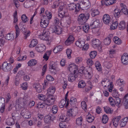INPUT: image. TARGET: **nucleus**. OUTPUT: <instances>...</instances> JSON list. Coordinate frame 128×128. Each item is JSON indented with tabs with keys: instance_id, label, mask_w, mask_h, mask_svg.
Listing matches in <instances>:
<instances>
[{
	"instance_id": "18",
	"label": "nucleus",
	"mask_w": 128,
	"mask_h": 128,
	"mask_svg": "<svg viewBox=\"0 0 128 128\" xmlns=\"http://www.w3.org/2000/svg\"><path fill=\"white\" fill-rule=\"evenodd\" d=\"M80 3L84 6V8H86L87 9L89 8L90 6V3L89 0H82Z\"/></svg>"
},
{
	"instance_id": "46",
	"label": "nucleus",
	"mask_w": 128,
	"mask_h": 128,
	"mask_svg": "<svg viewBox=\"0 0 128 128\" xmlns=\"http://www.w3.org/2000/svg\"><path fill=\"white\" fill-rule=\"evenodd\" d=\"M120 10L118 8L114 10V14L116 18H118L120 16Z\"/></svg>"
},
{
	"instance_id": "3",
	"label": "nucleus",
	"mask_w": 128,
	"mask_h": 128,
	"mask_svg": "<svg viewBox=\"0 0 128 128\" xmlns=\"http://www.w3.org/2000/svg\"><path fill=\"white\" fill-rule=\"evenodd\" d=\"M50 35V32L49 31L44 30L42 34L38 36V38L43 40L49 41L51 39Z\"/></svg>"
},
{
	"instance_id": "43",
	"label": "nucleus",
	"mask_w": 128,
	"mask_h": 128,
	"mask_svg": "<svg viewBox=\"0 0 128 128\" xmlns=\"http://www.w3.org/2000/svg\"><path fill=\"white\" fill-rule=\"evenodd\" d=\"M116 83L120 86H123L125 84V82L124 80L122 79H118L116 81Z\"/></svg>"
},
{
	"instance_id": "36",
	"label": "nucleus",
	"mask_w": 128,
	"mask_h": 128,
	"mask_svg": "<svg viewBox=\"0 0 128 128\" xmlns=\"http://www.w3.org/2000/svg\"><path fill=\"white\" fill-rule=\"evenodd\" d=\"M124 104L125 108H128V94L124 96Z\"/></svg>"
},
{
	"instance_id": "29",
	"label": "nucleus",
	"mask_w": 128,
	"mask_h": 128,
	"mask_svg": "<svg viewBox=\"0 0 128 128\" xmlns=\"http://www.w3.org/2000/svg\"><path fill=\"white\" fill-rule=\"evenodd\" d=\"M9 80V77L6 79L4 82H2L1 83V81L0 80V87L1 86L2 88H4L7 86L8 84V81Z\"/></svg>"
},
{
	"instance_id": "10",
	"label": "nucleus",
	"mask_w": 128,
	"mask_h": 128,
	"mask_svg": "<svg viewBox=\"0 0 128 128\" xmlns=\"http://www.w3.org/2000/svg\"><path fill=\"white\" fill-rule=\"evenodd\" d=\"M12 68V67L10 63H8L7 62H5L2 64V69L4 71H10Z\"/></svg>"
},
{
	"instance_id": "31",
	"label": "nucleus",
	"mask_w": 128,
	"mask_h": 128,
	"mask_svg": "<svg viewBox=\"0 0 128 128\" xmlns=\"http://www.w3.org/2000/svg\"><path fill=\"white\" fill-rule=\"evenodd\" d=\"M37 61L35 59H32L30 60L28 62V65L30 66L36 65L37 63Z\"/></svg>"
},
{
	"instance_id": "17",
	"label": "nucleus",
	"mask_w": 128,
	"mask_h": 128,
	"mask_svg": "<svg viewBox=\"0 0 128 128\" xmlns=\"http://www.w3.org/2000/svg\"><path fill=\"white\" fill-rule=\"evenodd\" d=\"M85 44V40L83 38H80L75 43L76 45L78 47L82 48Z\"/></svg>"
},
{
	"instance_id": "1",
	"label": "nucleus",
	"mask_w": 128,
	"mask_h": 128,
	"mask_svg": "<svg viewBox=\"0 0 128 128\" xmlns=\"http://www.w3.org/2000/svg\"><path fill=\"white\" fill-rule=\"evenodd\" d=\"M28 96H24L23 98H19L16 100V104L15 106L17 110H20L22 107V106L25 105L27 103L28 100Z\"/></svg>"
},
{
	"instance_id": "14",
	"label": "nucleus",
	"mask_w": 128,
	"mask_h": 128,
	"mask_svg": "<svg viewBox=\"0 0 128 128\" xmlns=\"http://www.w3.org/2000/svg\"><path fill=\"white\" fill-rule=\"evenodd\" d=\"M121 118L120 116L114 118L112 120L111 124H112L115 127H116L118 124L119 121Z\"/></svg>"
},
{
	"instance_id": "63",
	"label": "nucleus",
	"mask_w": 128,
	"mask_h": 128,
	"mask_svg": "<svg viewBox=\"0 0 128 128\" xmlns=\"http://www.w3.org/2000/svg\"><path fill=\"white\" fill-rule=\"evenodd\" d=\"M38 98L40 100H43V102L46 100V96L42 94H39L38 96Z\"/></svg>"
},
{
	"instance_id": "35",
	"label": "nucleus",
	"mask_w": 128,
	"mask_h": 128,
	"mask_svg": "<svg viewBox=\"0 0 128 128\" xmlns=\"http://www.w3.org/2000/svg\"><path fill=\"white\" fill-rule=\"evenodd\" d=\"M120 6L122 7L121 11L125 14H128V10L126 8V6L123 4H121Z\"/></svg>"
},
{
	"instance_id": "2",
	"label": "nucleus",
	"mask_w": 128,
	"mask_h": 128,
	"mask_svg": "<svg viewBox=\"0 0 128 128\" xmlns=\"http://www.w3.org/2000/svg\"><path fill=\"white\" fill-rule=\"evenodd\" d=\"M89 17L90 14L88 13L86 14L83 13L80 14L78 19L79 23L82 25L84 24L89 18Z\"/></svg>"
},
{
	"instance_id": "27",
	"label": "nucleus",
	"mask_w": 128,
	"mask_h": 128,
	"mask_svg": "<svg viewBox=\"0 0 128 128\" xmlns=\"http://www.w3.org/2000/svg\"><path fill=\"white\" fill-rule=\"evenodd\" d=\"M33 86L38 92H42V86L39 84H34Z\"/></svg>"
},
{
	"instance_id": "34",
	"label": "nucleus",
	"mask_w": 128,
	"mask_h": 128,
	"mask_svg": "<svg viewBox=\"0 0 128 128\" xmlns=\"http://www.w3.org/2000/svg\"><path fill=\"white\" fill-rule=\"evenodd\" d=\"M128 121V117H126L120 120V125L121 127L125 126Z\"/></svg>"
},
{
	"instance_id": "64",
	"label": "nucleus",
	"mask_w": 128,
	"mask_h": 128,
	"mask_svg": "<svg viewBox=\"0 0 128 128\" xmlns=\"http://www.w3.org/2000/svg\"><path fill=\"white\" fill-rule=\"evenodd\" d=\"M58 111V106L56 105L54 106L52 109V113L54 114H55Z\"/></svg>"
},
{
	"instance_id": "28",
	"label": "nucleus",
	"mask_w": 128,
	"mask_h": 128,
	"mask_svg": "<svg viewBox=\"0 0 128 128\" xmlns=\"http://www.w3.org/2000/svg\"><path fill=\"white\" fill-rule=\"evenodd\" d=\"M23 111H22L21 114L24 118L28 119L31 117V113L29 112L28 111H26L25 114H24L23 113Z\"/></svg>"
},
{
	"instance_id": "8",
	"label": "nucleus",
	"mask_w": 128,
	"mask_h": 128,
	"mask_svg": "<svg viewBox=\"0 0 128 128\" xmlns=\"http://www.w3.org/2000/svg\"><path fill=\"white\" fill-rule=\"evenodd\" d=\"M92 46L94 48H98L100 52L102 51L100 44V42L98 39H93L92 42Z\"/></svg>"
},
{
	"instance_id": "40",
	"label": "nucleus",
	"mask_w": 128,
	"mask_h": 128,
	"mask_svg": "<svg viewBox=\"0 0 128 128\" xmlns=\"http://www.w3.org/2000/svg\"><path fill=\"white\" fill-rule=\"evenodd\" d=\"M5 38L8 40H12L14 38V36L12 34L8 33L6 36Z\"/></svg>"
},
{
	"instance_id": "56",
	"label": "nucleus",
	"mask_w": 128,
	"mask_h": 128,
	"mask_svg": "<svg viewBox=\"0 0 128 128\" xmlns=\"http://www.w3.org/2000/svg\"><path fill=\"white\" fill-rule=\"evenodd\" d=\"M67 117L64 115H62L60 117L59 120L61 122H66L69 121L67 119Z\"/></svg>"
},
{
	"instance_id": "22",
	"label": "nucleus",
	"mask_w": 128,
	"mask_h": 128,
	"mask_svg": "<svg viewBox=\"0 0 128 128\" xmlns=\"http://www.w3.org/2000/svg\"><path fill=\"white\" fill-rule=\"evenodd\" d=\"M74 38L72 35L70 36L67 39L65 42V44L66 45H69L72 43L74 41Z\"/></svg>"
},
{
	"instance_id": "11",
	"label": "nucleus",
	"mask_w": 128,
	"mask_h": 128,
	"mask_svg": "<svg viewBox=\"0 0 128 128\" xmlns=\"http://www.w3.org/2000/svg\"><path fill=\"white\" fill-rule=\"evenodd\" d=\"M69 70L70 72L73 73H76L78 72V68L74 64H70L68 67Z\"/></svg>"
},
{
	"instance_id": "19",
	"label": "nucleus",
	"mask_w": 128,
	"mask_h": 128,
	"mask_svg": "<svg viewBox=\"0 0 128 128\" xmlns=\"http://www.w3.org/2000/svg\"><path fill=\"white\" fill-rule=\"evenodd\" d=\"M45 46L43 44H40L38 45L36 48V50L38 52H42L44 50Z\"/></svg>"
},
{
	"instance_id": "38",
	"label": "nucleus",
	"mask_w": 128,
	"mask_h": 128,
	"mask_svg": "<svg viewBox=\"0 0 128 128\" xmlns=\"http://www.w3.org/2000/svg\"><path fill=\"white\" fill-rule=\"evenodd\" d=\"M104 1V4L106 6L111 5L116 2V0H103Z\"/></svg>"
},
{
	"instance_id": "51",
	"label": "nucleus",
	"mask_w": 128,
	"mask_h": 128,
	"mask_svg": "<svg viewBox=\"0 0 128 128\" xmlns=\"http://www.w3.org/2000/svg\"><path fill=\"white\" fill-rule=\"evenodd\" d=\"M20 86L24 90H26L28 87V84L26 82L23 83L22 84L20 85Z\"/></svg>"
},
{
	"instance_id": "57",
	"label": "nucleus",
	"mask_w": 128,
	"mask_h": 128,
	"mask_svg": "<svg viewBox=\"0 0 128 128\" xmlns=\"http://www.w3.org/2000/svg\"><path fill=\"white\" fill-rule=\"evenodd\" d=\"M5 38L3 35H1L0 36V46H3L5 43Z\"/></svg>"
},
{
	"instance_id": "32",
	"label": "nucleus",
	"mask_w": 128,
	"mask_h": 128,
	"mask_svg": "<svg viewBox=\"0 0 128 128\" xmlns=\"http://www.w3.org/2000/svg\"><path fill=\"white\" fill-rule=\"evenodd\" d=\"M63 49V46L62 45H59L56 46L53 49V52L56 53L62 51Z\"/></svg>"
},
{
	"instance_id": "45",
	"label": "nucleus",
	"mask_w": 128,
	"mask_h": 128,
	"mask_svg": "<svg viewBox=\"0 0 128 128\" xmlns=\"http://www.w3.org/2000/svg\"><path fill=\"white\" fill-rule=\"evenodd\" d=\"M114 101L115 103V105L119 107L121 106V104L120 103V99L119 97L115 98Z\"/></svg>"
},
{
	"instance_id": "60",
	"label": "nucleus",
	"mask_w": 128,
	"mask_h": 128,
	"mask_svg": "<svg viewBox=\"0 0 128 128\" xmlns=\"http://www.w3.org/2000/svg\"><path fill=\"white\" fill-rule=\"evenodd\" d=\"M112 95L113 97L115 98H118L119 94L118 93V92L116 90H114L112 92Z\"/></svg>"
},
{
	"instance_id": "42",
	"label": "nucleus",
	"mask_w": 128,
	"mask_h": 128,
	"mask_svg": "<svg viewBox=\"0 0 128 128\" xmlns=\"http://www.w3.org/2000/svg\"><path fill=\"white\" fill-rule=\"evenodd\" d=\"M83 24V25L82 26L83 30L85 33H87L88 32L90 28L89 25L88 24Z\"/></svg>"
},
{
	"instance_id": "12",
	"label": "nucleus",
	"mask_w": 128,
	"mask_h": 128,
	"mask_svg": "<svg viewBox=\"0 0 128 128\" xmlns=\"http://www.w3.org/2000/svg\"><path fill=\"white\" fill-rule=\"evenodd\" d=\"M100 24V22L99 19L94 18L92 20L90 26L92 28H98Z\"/></svg>"
},
{
	"instance_id": "59",
	"label": "nucleus",
	"mask_w": 128,
	"mask_h": 128,
	"mask_svg": "<svg viewBox=\"0 0 128 128\" xmlns=\"http://www.w3.org/2000/svg\"><path fill=\"white\" fill-rule=\"evenodd\" d=\"M21 19L23 22L25 23L28 22V19L25 14H23L21 17Z\"/></svg>"
},
{
	"instance_id": "47",
	"label": "nucleus",
	"mask_w": 128,
	"mask_h": 128,
	"mask_svg": "<svg viewBox=\"0 0 128 128\" xmlns=\"http://www.w3.org/2000/svg\"><path fill=\"white\" fill-rule=\"evenodd\" d=\"M109 103L112 106H114L115 105L114 100L112 97H110L108 99Z\"/></svg>"
},
{
	"instance_id": "25",
	"label": "nucleus",
	"mask_w": 128,
	"mask_h": 128,
	"mask_svg": "<svg viewBox=\"0 0 128 128\" xmlns=\"http://www.w3.org/2000/svg\"><path fill=\"white\" fill-rule=\"evenodd\" d=\"M12 118H10L7 119L6 122V124L8 126H11L14 125L15 123L14 121V116L12 114Z\"/></svg>"
},
{
	"instance_id": "7",
	"label": "nucleus",
	"mask_w": 128,
	"mask_h": 128,
	"mask_svg": "<svg viewBox=\"0 0 128 128\" xmlns=\"http://www.w3.org/2000/svg\"><path fill=\"white\" fill-rule=\"evenodd\" d=\"M68 8L70 10L75 9V12H78L81 8L80 4L78 3L76 4L74 3H72L68 5Z\"/></svg>"
},
{
	"instance_id": "44",
	"label": "nucleus",
	"mask_w": 128,
	"mask_h": 128,
	"mask_svg": "<svg viewBox=\"0 0 128 128\" xmlns=\"http://www.w3.org/2000/svg\"><path fill=\"white\" fill-rule=\"evenodd\" d=\"M82 117H80L77 118L76 120V124L78 126H80L82 123Z\"/></svg>"
},
{
	"instance_id": "33",
	"label": "nucleus",
	"mask_w": 128,
	"mask_h": 128,
	"mask_svg": "<svg viewBox=\"0 0 128 128\" xmlns=\"http://www.w3.org/2000/svg\"><path fill=\"white\" fill-rule=\"evenodd\" d=\"M72 73L70 74L68 76V80L70 82L74 81L76 79V77L75 75V73Z\"/></svg>"
},
{
	"instance_id": "48",
	"label": "nucleus",
	"mask_w": 128,
	"mask_h": 128,
	"mask_svg": "<svg viewBox=\"0 0 128 128\" xmlns=\"http://www.w3.org/2000/svg\"><path fill=\"white\" fill-rule=\"evenodd\" d=\"M118 27L120 30H122L124 29L125 28L124 22V21H122L120 22L119 25Z\"/></svg>"
},
{
	"instance_id": "5",
	"label": "nucleus",
	"mask_w": 128,
	"mask_h": 128,
	"mask_svg": "<svg viewBox=\"0 0 128 128\" xmlns=\"http://www.w3.org/2000/svg\"><path fill=\"white\" fill-rule=\"evenodd\" d=\"M74 109L76 110L78 109L77 108H70L66 114V116L69 120L76 116V112L74 111Z\"/></svg>"
},
{
	"instance_id": "62",
	"label": "nucleus",
	"mask_w": 128,
	"mask_h": 128,
	"mask_svg": "<svg viewBox=\"0 0 128 128\" xmlns=\"http://www.w3.org/2000/svg\"><path fill=\"white\" fill-rule=\"evenodd\" d=\"M111 40L110 38L109 37H107L104 40V43L106 45H108L110 43Z\"/></svg>"
},
{
	"instance_id": "58",
	"label": "nucleus",
	"mask_w": 128,
	"mask_h": 128,
	"mask_svg": "<svg viewBox=\"0 0 128 128\" xmlns=\"http://www.w3.org/2000/svg\"><path fill=\"white\" fill-rule=\"evenodd\" d=\"M45 13L47 17L48 20L52 18V15L51 12L47 10L45 11Z\"/></svg>"
},
{
	"instance_id": "16",
	"label": "nucleus",
	"mask_w": 128,
	"mask_h": 128,
	"mask_svg": "<svg viewBox=\"0 0 128 128\" xmlns=\"http://www.w3.org/2000/svg\"><path fill=\"white\" fill-rule=\"evenodd\" d=\"M121 61L122 63L124 65L128 64V54H124L122 56Z\"/></svg>"
},
{
	"instance_id": "23",
	"label": "nucleus",
	"mask_w": 128,
	"mask_h": 128,
	"mask_svg": "<svg viewBox=\"0 0 128 128\" xmlns=\"http://www.w3.org/2000/svg\"><path fill=\"white\" fill-rule=\"evenodd\" d=\"M84 74L86 78L88 79H90L93 75L92 71L89 72L88 70H84Z\"/></svg>"
},
{
	"instance_id": "41",
	"label": "nucleus",
	"mask_w": 128,
	"mask_h": 128,
	"mask_svg": "<svg viewBox=\"0 0 128 128\" xmlns=\"http://www.w3.org/2000/svg\"><path fill=\"white\" fill-rule=\"evenodd\" d=\"M38 43V41L36 39L32 40L30 44L29 45V47L31 48L35 46Z\"/></svg>"
},
{
	"instance_id": "13",
	"label": "nucleus",
	"mask_w": 128,
	"mask_h": 128,
	"mask_svg": "<svg viewBox=\"0 0 128 128\" xmlns=\"http://www.w3.org/2000/svg\"><path fill=\"white\" fill-rule=\"evenodd\" d=\"M67 10L66 8H63L62 6L60 7L58 9V16L60 18H63L67 12Z\"/></svg>"
},
{
	"instance_id": "20",
	"label": "nucleus",
	"mask_w": 128,
	"mask_h": 128,
	"mask_svg": "<svg viewBox=\"0 0 128 128\" xmlns=\"http://www.w3.org/2000/svg\"><path fill=\"white\" fill-rule=\"evenodd\" d=\"M52 32L57 34H59L62 32V28L58 26H55L53 29Z\"/></svg>"
},
{
	"instance_id": "37",
	"label": "nucleus",
	"mask_w": 128,
	"mask_h": 128,
	"mask_svg": "<svg viewBox=\"0 0 128 128\" xmlns=\"http://www.w3.org/2000/svg\"><path fill=\"white\" fill-rule=\"evenodd\" d=\"M76 102L77 100L76 98L74 97H72L70 98V104L72 107H74Z\"/></svg>"
},
{
	"instance_id": "55",
	"label": "nucleus",
	"mask_w": 128,
	"mask_h": 128,
	"mask_svg": "<svg viewBox=\"0 0 128 128\" xmlns=\"http://www.w3.org/2000/svg\"><path fill=\"white\" fill-rule=\"evenodd\" d=\"M86 85L85 82L83 80L80 81L78 85V87L80 88H84Z\"/></svg>"
},
{
	"instance_id": "53",
	"label": "nucleus",
	"mask_w": 128,
	"mask_h": 128,
	"mask_svg": "<svg viewBox=\"0 0 128 128\" xmlns=\"http://www.w3.org/2000/svg\"><path fill=\"white\" fill-rule=\"evenodd\" d=\"M15 29L16 31V36L15 37L16 38L19 36L20 33V29H19L17 24L15 25Z\"/></svg>"
},
{
	"instance_id": "15",
	"label": "nucleus",
	"mask_w": 128,
	"mask_h": 128,
	"mask_svg": "<svg viewBox=\"0 0 128 128\" xmlns=\"http://www.w3.org/2000/svg\"><path fill=\"white\" fill-rule=\"evenodd\" d=\"M103 20L104 23L106 24H108L111 21L110 16L106 14L104 15Z\"/></svg>"
},
{
	"instance_id": "4",
	"label": "nucleus",
	"mask_w": 128,
	"mask_h": 128,
	"mask_svg": "<svg viewBox=\"0 0 128 128\" xmlns=\"http://www.w3.org/2000/svg\"><path fill=\"white\" fill-rule=\"evenodd\" d=\"M56 100L55 96L53 95L48 96V98L44 101V104L48 106L52 105Z\"/></svg>"
},
{
	"instance_id": "21",
	"label": "nucleus",
	"mask_w": 128,
	"mask_h": 128,
	"mask_svg": "<svg viewBox=\"0 0 128 128\" xmlns=\"http://www.w3.org/2000/svg\"><path fill=\"white\" fill-rule=\"evenodd\" d=\"M69 104L68 101H66L64 100H61L60 102H59V105L60 108H62L64 106L66 107H67Z\"/></svg>"
},
{
	"instance_id": "9",
	"label": "nucleus",
	"mask_w": 128,
	"mask_h": 128,
	"mask_svg": "<svg viewBox=\"0 0 128 128\" xmlns=\"http://www.w3.org/2000/svg\"><path fill=\"white\" fill-rule=\"evenodd\" d=\"M46 16H43L41 18L40 26L42 28H46L47 27L49 23V20L46 19Z\"/></svg>"
},
{
	"instance_id": "50",
	"label": "nucleus",
	"mask_w": 128,
	"mask_h": 128,
	"mask_svg": "<svg viewBox=\"0 0 128 128\" xmlns=\"http://www.w3.org/2000/svg\"><path fill=\"white\" fill-rule=\"evenodd\" d=\"M108 120V116L104 114L102 116V122L104 124L107 123Z\"/></svg>"
},
{
	"instance_id": "52",
	"label": "nucleus",
	"mask_w": 128,
	"mask_h": 128,
	"mask_svg": "<svg viewBox=\"0 0 128 128\" xmlns=\"http://www.w3.org/2000/svg\"><path fill=\"white\" fill-rule=\"evenodd\" d=\"M118 22L117 21L114 22L112 24L110 27V28L112 30H114L117 28L118 25Z\"/></svg>"
},
{
	"instance_id": "49",
	"label": "nucleus",
	"mask_w": 128,
	"mask_h": 128,
	"mask_svg": "<svg viewBox=\"0 0 128 128\" xmlns=\"http://www.w3.org/2000/svg\"><path fill=\"white\" fill-rule=\"evenodd\" d=\"M113 40L115 43L117 44H120L121 43L120 39L117 36L114 37Z\"/></svg>"
},
{
	"instance_id": "61",
	"label": "nucleus",
	"mask_w": 128,
	"mask_h": 128,
	"mask_svg": "<svg viewBox=\"0 0 128 128\" xmlns=\"http://www.w3.org/2000/svg\"><path fill=\"white\" fill-rule=\"evenodd\" d=\"M62 84L63 88L65 89L67 86V82L65 79H63L62 82Z\"/></svg>"
},
{
	"instance_id": "30",
	"label": "nucleus",
	"mask_w": 128,
	"mask_h": 128,
	"mask_svg": "<svg viewBox=\"0 0 128 128\" xmlns=\"http://www.w3.org/2000/svg\"><path fill=\"white\" fill-rule=\"evenodd\" d=\"M86 119L87 121L88 122L90 123L93 121L94 119V117L91 115L89 112H88L86 116Z\"/></svg>"
},
{
	"instance_id": "24",
	"label": "nucleus",
	"mask_w": 128,
	"mask_h": 128,
	"mask_svg": "<svg viewBox=\"0 0 128 128\" xmlns=\"http://www.w3.org/2000/svg\"><path fill=\"white\" fill-rule=\"evenodd\" d=\"M55 91V89L54 87L53 86L50 87L47 90V95L48 96L53 95Z\"/></svg>"
},
{
	"instance_id": "6",
	"label": "nucleus",
	"mask_w": 128,
	"mask_h": 128,
	"mask_svg": "<svg viewBox=\"0 0 128 128\" xmlns=\"http://www.w3.org/2000/svg\"><path fill=\"white\" fill-rule=\"evenodd\" d=\"M67 3L65 2H62L61 0H56L55 1L52 5V8H57L58 6L60 5V7L62 6L63 8H66L64 6H66Z\"/></svg>"
},
{
	"instance_id": "39",
	"label": "nucleus",
	"mask_w": 128,
	"mask_h": 128,
	"mask_svg": "<svg viewBox=\"0 0 128 128\" xmlns=\"http://www.w3.org/2000/svg\"><path fill=\"white\" fill-rule=\"evenodd\" d=\"M57 66V63L54 62H51L50 64L49 68L50 69L56 70Z\"/></svg>"
},
{
	"instance_id": "26",
	"label": "nucleus",
	"mask_w": 128,
	"mask_h": 128,
	"mask_svg": "<svg viewBox=\"0 0 128 128\" xmlns=\"http://www.w3.org/2000/svg\"><path fill=\"white\" fill-rule=\"evenodd\" d=\"M53 119L52 116L51 114H49L45 116L44 118V121L45 123H48L50 122L51 120H52Z\"/></svg>"
},
{
	"instance_id": "54",
	"label": "nucleus",
	"mask_w": 128,
	"mask_h": 128,
	"mask_svg": "<svg viewBox=\"0 0 128 128\" xmlns=\"http://www.w3.org/2000/svg\"><path fill=\"white\" fill-rule=\"evenodd\" d=\"M99 12L98 9H96L92 10L91 15L92 17H94L98 15Z\"/></svg>"
}]
</instances>
